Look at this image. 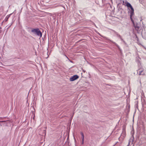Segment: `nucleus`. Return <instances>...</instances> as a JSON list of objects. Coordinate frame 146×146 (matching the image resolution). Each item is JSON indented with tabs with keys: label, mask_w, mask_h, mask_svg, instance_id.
<instances>
[{
	"label": "nucleus",
	"mask_w": 146,
	"mask_h": 146,
	"mask_svg": "<svg viewBox=\"0 0 146 146\" xmlns=\"http://www.w3.org/2000/svg\"><path fill=\"white\" fill-rule=\"evenodd\" d=\"M81 135L82 136V143L83 144L84 142V136L83 133H82Z\"/></svg>",
	"instance_id": "obj_4"
},
{
	"label": "nucleus",
	"mask_w": 146,
	"mask_h": 146,
	"mask_svg": "<svg viewBox=\"0 0 146 146\" xmlns=\"http://www.w3.org/2000/svg\"><path fill=\"white\" fill-rule=\"evenodd\" d=\"M130 144V142H129V143H128V145L127 146H128Z\"/></svg>",
	"instance_id": "obj_7"
},
{
	"label": "nucleus",
	"mask_w": 146,
	"mask_h": 146,
	"mask_svg": "<svg viewBox=\"0 0 146 146\" xmlns=\"http://www.w3.org/2000/svg\"><path fill=\"white\" fill-rule=\"evenodd\" d=\"M141 72H140V73H139V74H141Z\"/></svg>",
	"instance_id": "obj_8"
},
{
	"label": "nucleus",
	"mask_w": 146,
	"mask_h": 146,
	"mask_svg": "<svg viewBox=\"0 0 146 146\" xmlns=\"http://www.w3.org/2000/svg\"><path fill=\"white\" fill-rule=\"evenodd\" d=\"M126 3V6L127 7H130L131 6V4H130V3L128 2H127Z\"/></svg>",
	"instance_id": "obj_5"
},
{
	"label": "nucleus",
	"mask_w": 146,
	"mask_h": 146,
	"mask_svg": "<svg viewBox=\"0 0 146 146\" xmlns=\"http://www.w3.org/2000/svg\"><path fill=\"white\" fill-rule=\"evenodd\" d=\"M4 121H2V122H4Z\"/></svg>",
	"instance_id": "obj_9"
},
{
	"label": "nucleus",
	"mask_w": 146,
	"mask_h": 146,
	"mask_svg": "<svg viewBox=\"0 0 146 146\" xmlns=\"http://www.w3.org/2000/svg\"><path fill=\"white\" fill-rule=\"evenodd\" d=\"M78 78V76L77 75H75L72 76L70 78V80L71 82H72L77 79Z\"/></svg>",
	"instance_id": "obj_2"
},
{
	"label": "nucleus",
	"mask_w": 146,
	"mask_h": 146,
	"mask_svg": "<svg viewBox=\"0 0 146 146\" xmlns=\"http://www.w3.org/2000/svg\"><path fill=\"white\" fill-rule=\"evenodd\" d=\"M122 135H123V137H125V132H123V133L121 135V136Z\"/></svg>",
	"instance_id": "obj_6"
},
{
	"label": "nucleus",
	"mask_w": 146,
	"mask_h": 146,
	"mask_svg": "<svg viewBox=\"0 0 146 146\" xmlns=\"http://www.w3.org/2000/svg\"><path fill=\"white\" fill-rule=\"evenodd\" d=\"M130 8L131 9L130 16L131 18V17L134 13V10L133 7L132 6Z\"/></svg>",
	"instance_id": "obj_3"
},
{
	"label": "nucleus",
	"mask_w": 146,
	"mask_h": 146,
	"mask_svg": "<svg viewBox=\"0 0 146 146\" xmlns=\"http://www.w3.org/2000/svg\"><path fill=\"white\" fill-rule=\"evenodd\" d=\"M32 32L34 33H35L38 36L41 37L42 36V34L40 30L38 29H32Z\"/></svg>",
	"instance_id": "obj_1"
}]
</instances>
